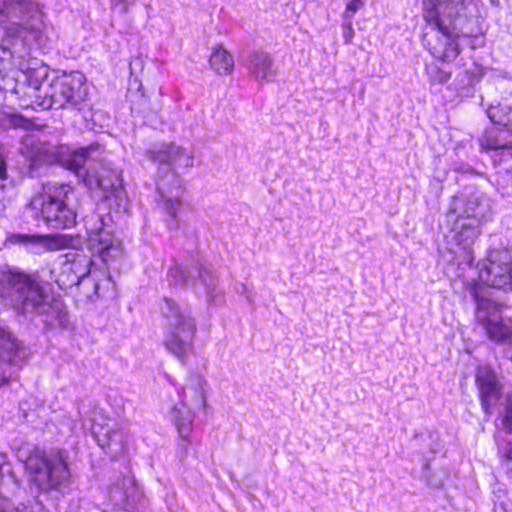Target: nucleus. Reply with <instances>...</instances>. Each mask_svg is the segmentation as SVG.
<instances>
[{
    "label": "nucleus",
    "mask_w": 512,
    "mask_h": 512,
    "mask_svg": "<svg viewBox=\"0 0 512 512\" xmlns=\"http://www.w3.org/2000/svg\"><path fill=\"white\" fill-rule=\"evenodd\" d=\"M365 5V0H346V7L342 14L343 19H352L354 15Z\"/></svg>",
    "instance_id": "31"
},
{
    "label": "nucleus",
    "mask_w": 512,
    "mask_h": 512,
    "mask_svg": "<svg viewBox=\"0 0 512 512\" xmlns=\"http://www.w3.org/2000/svg\"><path fill=\"white\" fill-rule=\"evenodd\" d=\"M476 303L475 318L487 337L496 343L512 340V318L505 317L491 300L474 293Z\"/></svg>",
    "instance_id": "12"
},
{
    "label": "nucleus",
    "mask_w": 512,
    "mask_h": 512,
    "mask_svg": "<svg viewBox=\"0 0 512 512\" xmlns=\"http://www.w3.org/2000/svg\"><path fill=\"white\" fill-rule=\"evenodd\" d=\"M134 491V481L130 477H124L120 483L112 487L110 497L116 504L121 505L133 497Z\"/></svg>",
    "instance_id": "25"
},
{
    "label": "nucleus",
    "mask_w": 512,
    "mask_h": 512,
    "mask_svg": "<svg viewBox=\"0 0 512 512\" xmlns=\"http://www.w3.org/2000/svg\"><path fill=\"white\" fill-rule=\"evenodd\" d=\"M512 130H486L478 138L481 151L495 154L501 150L503 146L511 144Z\"/></svg>",
    "instance_id": "20"
},
{
    "label": "nucleus",
    "mask_w": 512,
    "mask_h": 512,
    "mask_svg": "<svg viewBox=\"0 0 512 512\" xmlns=\"http://www.w3.org/2000/svg\"><path fill=\"white\" fill-rule=\"evenodd\" d=\"M425 71L428 80L432 85L445 84L451 78V72L441 69L436 64H427Z\"/></svg>",
    "instance_id": "29"
},
{
    "label": "nucleus",
    "mask_w": 512,
    "mask_h": 512,
    "mask_svg": "<svg viewBox=\"0 0 512 512\" xmlns=\"http://www.w3.org/2000/svg\"><path fill=\"white\" fill-rule=\"evenodd\" d=\"M75 286H77L79 293L88 300H93L98 296L100 284L95 277V272L91 268L90 273L81 277Z\"/></svg>",
    "instance_id": "26"
},
{
    "label": "nucleus",
    "mask_w": 512,
    "mask_h": 512,
    "mask_svg": "<svg viewBox=\"0 0 512 512\" xmlns=\"http://www.w3.org/2000/svg\"><path fill=\"white\" fill-rule=\"evenodd\" d=\"M28 349L12 334L2 328V364L5 362L11 367L16 368L9 375L5 376V371L2 370V385L12 379L14 372L19 369L22 363L28 357Z\"/></svg>",
    "instance_id": "15"
},
{
    "label": "nucleus",
    "mask_w": 512,
    "mask_h": 512,
    "mask_svg": "<svg viewBox=\"0 0 512 512\" xmlns=\"http://www.w3.org/2000/svg\"><path fill=\"white\" fill-rule=\"evenodd\" d=\"M179 437H180V442L178 444V446H179L178 455L181 459H184V458H186V456L188 454V446L190 444V441L188 439V436H179Z\"/></svg>",
    "instance_id": "36"
},
{
    "label": "nucleus",
    "mask_w": 512,
    "mask_h": 512,
    "mask_svg": "<svg viewBox=\"0 0 512 512\" xmlns=\"http://www.w3.org/2000/svg\"><path fill=\"white\" fill-rule=\"evenodd\" d=\"M173 226H176V224H172V223L169 224V227H173Z\"/></svg>",
    "instance_id": "42"
},
{
    "label": "nucleus",
    "mask_w": 512,
    "mask_h": 512,
    "mask_svg": "<svg viewBox=\"0 0 512 512\" xmlns=\"http://www.w3.org/2000/svg\"><path fill=\"white\" fill-rule=\"evenodd\" d=\"M110 220L109 215L104 216L96 212L84 218V226L88 234L86 247L92 256H98L107 266H111L123 255L120 242L113 235Z\"/></svg>",
    "instance_id": "7"
},
{
    "label": "nucleus",
    "mask_w": 512,
    "mask_h": 512,
    "mask_svg": "<svg viewBox=\"0 0 512 512\" xmlns=\"http://www.w3.org/2000/svg\"><path fill=\"white\" fill-rule=\"evenodd\" d=\"M2 17H5L9 25L2 27L8 38L9 44L2 42V54L8 52L10 57L16 53V46L22 45L21 36L26 30H36L41 24V10L38 3L33 0H4L2 1Z\"/></svg>",
    "instance_id": "5"
},
{
    "label": "nucleus",
    "mask_w": 512,
    "mask_h": 512,
    "mask_svg": "<svg viewBox=\"0 0 512 512\" xmlns=\"http://www.w3.org/2000/svg\"><path fill=\"white\" fill-rule=\"evenodd\" d=\"M97 186L104 192L105 198H121L124 193L121 171L102 168L96 178Z\"/></svg>",
    "instance_id": "18"
},
{
    "label": "nucleus",
    "mask_w": 512,
    "mask_h": 512,
    "mask_svg": "<svg viewBox=\"0 0 512 512\" xmlns=\"http://www.w3.org/2000/svg\"><path fill=\"white\" fill-rule=\"evenodd\" d=\"M469 0H425L423 18L426 25L422 33L423 46L443 62H452L460 54L455 38L469 35Z\"/></svg>",
    "instance_id": "2"
},
{
    "label": "nucleus",
    "mask_w": 512,
    "mask_h": 512,
    "mask_svg": "<svg viewBox=\"0 0 512 512\" xmlns=\"http://www.w3.org/2000/svg\"><path fill=\"white\" fill-rule=\"evenodd\" d=\"M100 155L99 144H91L87 147H81L70 155L68 160L69 168L79 173L85 168V164L90 160H95Z\"/></svg>",
    "instance_id": "22"
},
{
    "label": "nucleus",
    "mask_w": 512,
    "mask_h": 512,
    "mask_svg": "<svg viewBox=\"0 0 512 512\" xmlns=\"http://www.w3.org/2000/svg\"><path fill=\"white\" fill-rule=\"evenodd\" d=\"M492 2H494V0H491Z\"/></svg>",
    "instance_id": "43"
},
{
    "label": "nucleus",
    "mask_w": 512,
    "mask_h": 512,
    "mask_svg": "<svg viewBox=\"0 0 512 512\" xmlns=\"http://www.w3.org/2000/svg\"><path fill=\"white\" fill-rule=\"evenodd\" d=\"M86 95L85 78L81 73L64 75L51 84L48 107H76L85 100Z\"/></svg>",
    "instance_id": "13"
},
{
    "label": "nucleus",
    "mask_w": 512,
    "mask_h": 512,
    "mask_svg": "<svg viewBox=\"0 0 512 512\" xmlns=\"http://www.w3.org/2000/svg\"><path fill=\"white\" fill-rule=\"evenodd\" d=\"M210 66L220 75H227L233 71L234 60L227 50L221 46L214 49L209 59Z\"/></svg>",
    "instance_id": "23"
},
{
    "label": "nucleus",
    "mask_w": 512,
    "mask_h": 512,
    "mask_svg": "<svg viewBox=\"0 0 512 512\" xmlns=\"http://www.w3.org/2000/svg\"><path fill=\"white\" fill-rule=\"evenodd\" d=\"M93 433L97 437V441L102 448L109 447L119 436L118 432L112 429H108L105 433H102L104 438H100V432L94 431Z\"/></svg>",
    "instance_id": "32"
},
{
    "label": "nucleus",
    "mask_w": 512,
    "mask_h": 512,
    "mask_svg": "<svg viewBox=\"0 0 512 512\" xmlns=\"http://www.w3.org/2000/svg\"><path fill=\"white\" fill-rule=\"evenodd\" d=\"M206 381L198 374L191 375L182 389V402L186 406L200 408L206 406L204 385Z\"/></svg>",
    "instance_id": "19"
},
{
    "label": "nucleus",
    "mask_w": 512,
    "mask_h": 512,
    "mask_svg": "<svg viewBox=\"0 0 512 512\" xmlns=\"http://www.w3.org/2000/svg\"><path fill=\"white\" fill-rule=\"evenodd\" d=\"M479 279L489 287L512 292V249H496L478 264Z\"/></svg>",
    "instance_id": "11"
},
{
    "label": "nucleus",
    "mask_w": 512,
    "mask_h": 512,
    "mask_svg": "<svg viewBox=\"0 0 512 512\" xmlns=\"http://www.w3.org/2000/svg\"><path fill=\"white\" fill-rule=\"evenodd\" d=\"M505 456L507 459L512 460V447L508 450Z\"/></svg>",
    "instance_id": "39"
},
{
    "label": "nucleus",
    "mask_w": 512,
    "mask_h": 512,
    "mask_svg": "<svg viewBox=\"0 0 512 512\" xmlns=\"http://www.w3.org/2000/svg\"><path fill=\"white\" fill-rule=\"evenodd\" d=\"M504 423L508 430L512 432V397L508 400Z\"/></svg>",
    "instance_id": "37"
},
{
    "label": "nucleus",
    "mask_w": 512,
    "mask_h": 512,
    "mask_svg": "<svg viewBox=\"0 0 512 512\" xmlns=\"http://www.w3.org/2000/svg\"><path fill=\"white\" fill-rule=\"evenodd\" d=\"M492 2H494V0H491Z\"/></svg>",
    "instance_id": "45"
},
{
    "label": "nucleus",
    "mask_w": 512,
    "mask_h": 512,
    "mask_svg": "<svg viewBox=\"0 0 512 512\" xmlns=\"http://www.w3.org/2000/svg\"><path fill=\"white\" fill-rule=\"evenodd\" d=\"M242 293H247L248 292V288L245 284H242Z\"/></svg>",
    "instance_id": "40"
},
{
    "label": "nucleus",
    "mask_w": 512,
    "mask_h": 512,
    "mask_svg": "<svg viewBox=\"0 0 512 512\" xmlns=\"http://www.w3.org/2000/svg\"><path fill=\"white\" fill-rule=\"evenodd\" d=\"M490 121L496 125L507 127L512 123V105L499 103L491 105L486 110Z\"/></svg>",
    "instance_id": "24"
},
{
    "label": "nucleus",
    "mask_w": 512,
    "mask_h": 512,
    "mask_svg": "<svg viewBox=\"0 0 512 512\" xmlns=\"http://www.w3.org/2000/svg\"><path fill=\"white\" fill-rule=\"evenodd\" d=\"M352 19H343L342 29H343V37L346 44H350L352 42L354 36V29L352 27Z\"/></svg>",
    "instance_id": "33"
},
{
    "label": "nucleus",
    "mask_w": 512,
    "mask_h": 512,
    "mask_svg": "<svg viewBox=\"0 0 512 512\" xmlns=\"http://www.w3.org/2000/svg\"><path fill=\"white\" fill-rule=\"evenodd\" d=\"M193 407L186 406L185 402L174 406L171 409V419L178 431L179 436H189L194 422Z\"/></svg>",
    "instance_id": "21"
},
{
    "label": "nucleus",
    "mask_w": 512,
    "mask_h": 512,
    "mask_svg": "<svg viewBox=\"0 0 512 512\" xmlns=\"http://www.w3.org/2000/svg\"><path fill=\"white\" fill-rule=\"evenodd\" d=\"M476 383L478 385L481 404L484 411L489 414L490 408L496 404L500 397V387L495 373L487 366L477 369Z\"/></svg>",
    "instance_id": "16"
},
{
    "label": "nucleus",
    "mask_w": 512,
    "mask_h": 512,
    "mask_svg": "<svg viewBox=\"0 0 512 512\" xmlns=\"http://www.w3.org/2000/svg\"><path fill=\"white\" fill-rule=\"evenodd\" d=\"M171 285L187 286L191 284L196 293H205L209 301H216L220 291L218 277L210 267L195 262L190 269L174 265L168 272Z\"/></svg>",
    "instance_id": "10"
},
{
    "label": "nucleus",
    "mask_w": 512,
    "mask_h": 512,
    "mask_svg": "<svg viewBox=\"0 0 512 512\" xmlns=\"http://www.w3.org/2000/svg\"><path fill=\"white\" fill-rule=\"evenodd\" d=\"M246 66L256 81H273L276 78L273 58L266 52H252L247 58Z\"/></svg>",
    "instance_id": "17"
},
{
    "label": "nucleus",
    "mask_w": 512,
    "mask_h": 512,
    "mask_svg": "<svg viewBox=\"0 0 512 512\" xmlns=\"http://www.w3.org/2000/svg\"><path fill=\"white\" fill-rule=\"evenodd\" d=\"M81 244L82 239L79 235L61 234L50 239L49 246L52 249L71 248L74 250L66 254V261L63 263L56 279L61 289L75 286L81 277L90 273V267L94 264V256L84 254L82 248H80Z\"/></svg>",
    "instance_id": "8"
},
{
    "label": "nucleus",
    "mask_w": 512,
    "mask_h": 512,
    "mask_svg": "<svg viewBox=\"0 0 512 512\" xmlns=\"http://www.w3.org/2000/svg\"><path fill=\"white\" fill-rule=\"evenodd\" d=\"M147 156L155 163L165 164L169 167L168 177L160 179L157 190L160 202L165 211L174 222L180 207L181 184L180 179L174 173L176 168H189L193 166V154L173 143H161L147 151Z\"/></svg>",
    "instance_id": "3"
},
{
    "label": "nucleus",
    "mask_w": 512,
    "mask_h": 512,
    "mask_svg": "<svg viewBox=\"0 0 512 512\" xmlns=\"http://www.w3.org/2000/svg\"><path fill=\"white\" fill-rule=\"evenodd\" d=\"M484 212L483 203L478 198L472 196L466 200L463 212L459 217H463L464 221L475 219L480 224L481 219L484 217Z\"/></svg>",
    "instance_id": "27"
},
{
    "label": "nucleus",
    "mask_w": 512,
    "mask_h": 512,
    "mask_svg": "<svg viewBox=\"0 0 512 512\" xmlns=\"http://www.w3.org/2000/svg\"><path fill=\"white\" fill-rule=\"evenodd\" d=\"M32 240L31 236L25 235V234H12L10 235L6 241L5 245L9 244H25Z\"/></svg>",
    "instance_id": "35"
},
{
    "label": "nucleus",
    "mask_w": 512,
    "mask_h": 512,
    "mask_svg": "<svg viewBox=\"0 0 512 512\" xmlns=\"http://www.w3.org/2000/svg\"><path fill=\"white\" fill-rule=\"evenodd\" d=\"M41 204V215L46 224L54 229L73 227L77 213L73 205L75 191L66 184L48 185Z\"/></svg>",
    "instance_id": "9"
},
{
    "label": "nucleus",
    "mask_w": 512,
    "mask_h": 512,
    "mask_svg": "<svg viewBox=\"0 0 512 512\" xmlns=\"http://www.w3.org/2000/svg\"><path fill=\"white\" fill-rule=\"evenodd\" d=\"M62 450L35 452L27 458L26 467L39 490L49 492L59 489L70 476Z\"/></svg>",
    "instance_id": "6"
},
{
    "label": "nucleus",
    "mask_w": 512,
    "mask_h": 512,
    "mask_svg": "<svg viewBox=\"0 0 512 512\" xmlns=\"http://www.w3.org/2000/svg\"><path fill=\"white\" fill-rule=\"evenodd\" d=\"M111 7L117 9L120 13H126L135 0H110Z\"/></svg>",
    "instance_id": "34"
},
{
    "label": "nucleus",
    "mask_w": 512,
    "mask_h": 512,
    "mask_svg": "<svg viewBox=\"0 0 512 512\" xmlns=\"http://www.w3.org/2000/svg\"><path fill=\"white\" fill-rule=\"evenodd\" d=\"M11 93H17V90H16V89H13V90L11 91Z\"/></svg>",
    "instance_id": "41"
},
{
    "label": "nucleus",
    "mask_w": 512,
    "mask_h": 512,
    "mask_svg": "<svg viewBox=\"0 0 512 512\" xmlns=\"http://www.w3.org/2000/svg\"><path fill=\"white\" fill-rule=\"evenodd\" d=\"M160 312L165 320L166 329L163 344L170 353L184 363L193 346L196 334L195 319L187 306H180L171 298L163 299Z\"/></svg>",
    "instance_id": "4"
},
{
    "label": "nucleus",
    "mask_w": 512,
    "mask_h": 512,
    "mask_svg": "<svg viewBox=\"0 0 512 512\" xmlns=\"http://www.w3.org/2000/svg\"><path fill=\"white\" fill-rule=\"evenodd\" d=\"M494 165H500L512 159V138L511 144L502 147L501 150L491 155Z\"/></svg>",
    "instance_id": "30"
},
{
    "label": "nucleus",
    "mask_w": 512,
    "mask_h": 512,
    "mask_svg": "<svg viewBox=\"0 0 512 512\" xmlns=\"http://www.w3.org/2000/svg\"><path fill=\"white\" fill-rule=\"evenodd\" d=\"M479 226L480 224L475 219L462 220L447 236L448 249L454 255L452 259L458 265H471L473 263V244L480 233Z\"/></svg>",
    "instance_id": "14"
},
{
    "label": "nucleus",
    "mask_w": 512,
    "mask_h": 512,
    "mask_svg": "<svg viewBox=\"0 0 512 512\" xmlns=\"http://www.w3.org/2000/svg\"><path fill=\"white\" fill-rule=\"evenodd\" d=\"M1 175H2V181L5 180L7 175H6L5 163H4L3 160H2V172H1Z\"/></svg>",
    "instance_id": "38"
},
{
    "label": "nucleus",
    "mask_w": 512,
    "mask_h": 512,
    "mask_svg": "<svg viewBox=\"0 0 512 512\" xmlns=\"http://www.w3.org/2000/svg\"><path fill=\"white\" fill-rule=\"evenodd\" d=\"M2 303L30 319L41 317L49 329L66 328L69 323L65 306L50 297L37 274L18 267H2Z\"/></svg>",
    "instance_id": "1"
},
{
    "label": "nucleus",
    "mask_w": 512,
    "mask_h": 512,
    "mask_svg": "<svg viewBox=\"0 0 512 512\" xmlns=\"http://www.w3.org/2000/svg\"><path fill=\"white\" fill-rule=\"evenodd\" d=\"M32 125L31 120L14 112L2 110V127H13L29 129Z\"/></svg>",
    "instance_id": "28"
},
{
    "label": "nucleus",
    "mask_w": 512,
    "mask_h": 512,
    "mask_svg": "<svg viewBox=\"0 0 512 512\" xmlns=\"http://www.w3.org/2000/svg\"><path fill=\"white\" fill-rule=\"evenodd\" d=\"M492 2H494V0H491Z\"/></svg>",
    "instance_id": "44"
}]
</instances>
